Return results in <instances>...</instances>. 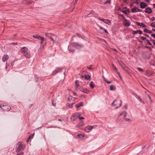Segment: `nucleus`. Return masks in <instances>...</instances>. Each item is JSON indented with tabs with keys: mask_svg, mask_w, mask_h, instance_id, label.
<instances>
[{
	"mask_svg": "<svg viewBox=\"0 0 155 155\" xmlns=\"http://www.w3.org/2000/svg\"><path fill=\"white\" fill-rule=\"evenodd\" d=\"M62 69V68H58L54 70L51 74L52 75L56 74L57 73L61 72Z\"/></svg>",
	"mask_w": 155,
	"mask_h": 155,
	"instance_id": "3",
	"label": "nucleus"
},
{
	"mask_svg": "<svg viewBox=\"0 0 155 155\" xmlns=\"http://www.w3.org/2000/svg\"><path fill=\"white\" fill-rule=\"evenodd\" d=\"M81 114L78 113H75L72 115L76 118L78 117Z\"/></svg>",
	"mask_w": 155,
	"mask_h": 155,
	"instance_id": "19",
	"label": "nucleus"
},
{
	"mask_svg": "<svg viewBox=\"0 0 155 155\" xmlns=\"http://www.w3.org/2000/svg\"><path fill=\"white\" fill-rule=\"evenodd\" d=\"M124 107L126 109H127V105L126 104V105L124 106Z\"/></svg>",
	"mask_w": 155,
	"mask_h": 155,
	"instance_id": "59",
	"label": "nucleus"
},
{
	"mask_svg": "<svg viewBox=\"0 0 155 155\" xmlns=\"http://www.w3.org/2000/svg\"><path fill=\"white\" fill-rule=\"evenodd\" d=\"M112 66L114 67V68H113V69L115 71H117V70H118V69H117V68H116V67H115L114 66V65L113 64L112 65Z\"/></svg>",
	"mask_w": 155,
	"mask_h": 155,
	"instance_id": "36",
	"label": "nucleus"
},
{
	"mask_svg": "<svg viewBox=\"0 0 155 155\" xmlns=\"http://www.w3.org/2000/svg\"><path fill=\"white\" fill-rule=\"evenodd\" d=\"M120 106L118 107H116V109H117V108H119L120 107V106H121L122 102L121 100H120Z\"/></svg>",
	"mask_w": 155,
	"mask_h": 155,
	"instance_id": "42",
	"label": "nucleus"
},
{
	"mask_svg": "<svg viewBox=\"0 0 155 155\" xmlns=\"http://www.w3.org/2000/svg\"><path fill=\"white\" fill-rule=\"evenodd\" d=\"M84 78L85 79L88 80L91 77L88 75L85 74L84 75Z\"/></svg>",
	"mask_w": 155,
	"mask_h": 155,
	"instance_id": "27",
	"label": "nucleus"
},
{
	"mask_svg": "<svg viewBox=\"0 0 155 155\" xmlns=\"http://www.w3.org/2000/svg\"><path fill=\"white\" fill-rule=\"evenodd\" d=\"M43 38V37H41L40 36H38V38H37V39L38 40H41V39L42 38Z\"/></svg>",
	"mask_w": 155,
	"mask_h": 155,
	"instance_id": "50",
	"label": "nucleus"
},
{
	"mask_svg": "<svg viewBox=\"0 0 155 155\" xmlns=\"http://www.w3.org/2000/svg\"><path fill=\"white\" fill-rule=\"evenodd\" d=\"M28 138H29V139H30L32 138L33 137L31 136H30L28 137Z\"/></svg>",
	"mask_w": 155,
	"mask_h": 155,
	"instance_id": "61",
	"label": "nucleus"
},
{
	"mask_svg": "<svg viewBox=\"0 0 155 155\" xmlns=\"http://www.w3.org/2000/svg\"><path fill=\"white\" fill-rule=\"evenodd\" d=\"M9 45H18V43H17V42L12 43L9 44Z\"/></svg>",
	"mask_w": 155,
	"mask_h": 155,
	"instance_id": "43",
	"label": "nucleus"
},
{
	"mask_svg": "<svg viewBox=\"0 0 155 155\" xmlns=\"http://www.w3.org/2000/svg\"><path fill=\"white\" fill-rule=\"evenodd\" d=\"M145 12L146 13L150 14L152 12V11L150 8L148 7L145 9Z\"/></svg>",
	"mask_w": 155,
	"mask_h": 155,
	"instance_id": "11",
	"label": "nucleus"
},
{
	"mask_svg": "<svg viewBox=\"0 0 155 155\" xmlns=\"http://www.w3.org/2000/svg\"><path fill=\"white\" fill-rule=\"evenodd\" d=\"M78 137L79 138H83L84 136L83 134H79L78 135Z\"/></svg>",
	"mask_w": 155,
	"mask_h": 155,
	"instance_id": "28",
	"label": "nucleus"
},
{
	"mask_svg": "<svg viewBox=\"0 0 155 155\" xmlns=\"http://www.w3.org/2000/svg\"><path fill=\"white\" fill-rule=\"evenodd\" d=\"M0 107L4 110L8 111L11 109V107L7 105L1 104L0 105Z\"/></svg>",
	"mask_w": 155,
	"mask_h": 155,
	"instance_id": "1",
	"label": "nucleus"
},
{
	"mask_svg": "<svg viewBox=\"0 0 155 155\" xmlns=\"http://www.w3.org/2000/svg\"><path fill=\"white\" fill-rule=\"evenodd\" d=\"M150 25L153 27L155 28V22H152V23Z\"/></svg>",
	"mask_w": 155,
	"mask_h": 155,
	"instance_id": "37",
	"label": "nucleus"
},
{
	"mask_svg": "<svg viewBox=\"0 0 155 155\" xmlns=\"http://www.w3.org/2000/svg\"><path fill=\"white\" fill-rule=\"evenodd\" d=\"M112 82L111 81H108L107 80H106V83L108 84H110Z\"/></svg>",
	"mask_w": 155,
	"mask_h": 155,
	"instance_id": "60",
	"label": "nucleus"
},
{
	"mask_svg": "<svg viewBox=\"0 0 155 155\" xmlns=\"http://www.w3.org/2000/svg\"><path fill=\"white\" fill-rule=\"evenodd\" d=\"M155 20V17H153L152 18H151V21H153Z\"/></svg>",
	"mask_w": 155,
	"mask_h": 155,
	"instance_id": "57",
	"label": "nucleus"
},
{
	"mask_svg": "<svg viewBox=\"0 0 155 155\" xmlns=\"http://www.w3.org/2000/svg\"><path fill=\"white\" fill-rule=\"evenodd\" d=\"M94 83L93 81L89 83L90 86L92 88H93L94 87Z\"/></svg>",
	"mask_w": 155,
	"mask_h": 155,
	"instance_id": "24",
	"label": "nucleus"
},
{
	"mask_svg": "<svg viewBox=\"0 0 155 155\" xmlns=\"http://www.w3.org/2000/svg\"><path fill=\"white\" fill-rule=\"evenodd\" d=\"M116 90V87L113 85H110V90L111 91H115Z\"/></svg>",
	"mask_w": 155,
	"mask_h": 155,
	"instance_id": "21",
	"label": "nucleus"
},
{
	"mask_svg": "<svg viewBox=\"0 0 155 155\" xmlns=\"http://www.w3.org/2000/svg\"><path fill=\"white\" fill-rule=\"evenodd\" d=\"M24 55V56L26 58H30L31 57V54L29 52H26V53H25Z\"/></svg>",
	"mask_w": 155,
	"mask_h": 155,
	"instance_id": "16",
	"label": "nucleus"
},
{
	"mask_svg": "<svg viewBox=\"0 0 155 155\" xmlns=\"http://www.w3.org/2000/svg\"><path fill=\"white\" fill-rule=\"evenodd\" d=\"M45 35L49 38H50V37H51L52 36H54L55 37H56L55 35L49 33H46L45 34Z\"/></svg>",
	"mask_w": 155,
	"mask_h": 155,
	"instance_id": "18",
	"label": "nucleus"
},
{
	"mask_svg": "<svg viewBox=\"0 0 155 155\" xmlns=\"http://www.w3.org/2000/svg\"><path fill=\"white\" fill-rule=\"evenodd\" d=\"M78 117L79 119V120H81V119H84V118L83 117H81L80 116H79Z\"/></svg>",
	"mask_w": 155,
	"mask_h": 155,
	"instance_id": "48",
	"label": "nucleus"
},
{
	"mask_svg": "<svg viewBox=\"0 0 155 155\" xmlns=\"http://www.w3.org/2000/svg\"><path fill=\"white\" fill-rule=\"evenodd\" d=\"M52 41L54 42V38L53 36L51 37H50V38Z\"/></svg>",
	"mask_w": 155,
	"mask_h": 155,
	"instance_id": "55",
	"label": "nucleus"
},
{
	"mask_svg": "<svg viewBox=\"0 0 155 155\" xmlns=\"http://www.w3.org/2000/svg\"><path fill=\"white\" fill-rule=\"evenodd\" d=\"M146 41H147V42L148 43V44H149L150 45H152L151 43L150 42L149 40H147Z\"/></svg>",
	"mask_w": 155,
	"mask_h": 155,
	"instance_id": "44",
	"label": "nucleus"
},
{
	"mask_svg": "<svg viewBox=\"0 0 155 155\" xmlns=\"http://www.w3.org/2000/svg\"><path fill=\"white\" fill-rule=\"evenodd\" d=\"M143 58L146 60L150 59L151 58L150 55L147 53L143 54Z\"/></svg>",
	"mask_w": 155,
	"mask_h": 155,
	"instance_id": "7",
	"label": "nucleus"
},
{
	"mask_svg": "<svg viewBox=\"0 0 155 155\" xmlns=\"http://www.w3.org/2000/svg\"><path fill=\"white\" fill-rule=\"evenodd\" d=\"M139 34H143L142 31L140 30H139Z\"/></svg>",
	"mask_w": 155,
	"mask_h": 155,
	"instance_id": "54",
	"label": "nucleus"
},
{
	"mask_svg": "<svg viewBox=\"0 0 155 155\" xmlns=\"http://www.w3.org/2000/svg\"><path fill=\"white\" fill-rule=\"evenodd\" d=\"M132 12L133 13H136L137 12H141L142 11L136 7H134L132 9Z\"/></svg>",
	"mask_w": 155,
	"mask_h": 155,
	"instance_id": "8",
	"label": "nucleus"
},
{
	"mask_svg": "<svg viewBox=\"0 0 155 155\" xmlns=\"http://www.w3.org/2000/svg\"><path fill=\"white\" fill-rule=\"evenodd\" d=\"M122 12L124 14H127V12L126 10H123L122 11Z\"/></svg>",
	"mask_w": 155,
	"mask_h": 155,
	"instance_id": "49",
	"label": "nucleus"
},
{
	"mask_svg": "<svg viewBox=\"0 0 155 155\" xmlns=\"http://www.w3.org/2000/svg\"><path fill=\"white\" fill-rule=\"evenodd\" d=\"M79 125L80 126H82L83 125V123L82 122H81L80 123H79Z\"/></svg>",
	"mask_w": 155,
	"mask_h": 155,
	"instance_id": "56",
	"label": "nucleus"
},
{
	"mask_svg": "<svg viewBox=\"0 0 155 155\" xmlns=\"http://www.w3.org/2000/svg\"><path fill=\"white\" fill-rule=\"evenodd\" d=\"M136 24L138 25L143 28H145L147 27V26L144 23H140L138 22H137Z\"/></svg>",
	"mask_w": 155,
	"mask_h": 155,
	"instance_id": "12",
	"label": "nucleus"
},
{
	"mask_svg": "<svg viewBox=\"0 0 155 155\" xmlns=\"http://www.w3.org/2000/svg\"><path fill=\"white\" fill-rule=\"evenodd\" d=\"M24 153L23 152L20 153L18 154H17L16 155H23Z\"/></svg>",
	"mask_w": 155,
	"mask_h": 155,
	"instance_id": "52",
	"label": "nucleus"
},
{
	"mask_svg": "<svg viewBox=\"0 0 155 155\" xmlns=\"http://www.w3.org/2000/svg\"><path fill=\"white\" fill-rule=\"evenodd\" d=\"M144 35L146 36V37H149V35H148L145 34H144Z\"/></svg>",
	"mask_w": 155,
	"mask_h": 155,
	"instance_id": "64",
	"label": "nucleus"
},
{
	"mask_svg": "<svg viewBox=\"0 0 155 155\" xmlns=\"http://www.w3.org/2000/svg\"><path fill=\"white\" fill-rule=\"evenodd\" d=\"M73 46L77 49H79L83 47V45L79 44L78 43H73Z\"/></svg>",
	"mask_w": 155,
	"mask_h": 155,
	"instance_id": "6",
	"label": "nucleus"
},
{
	"mask_svg": "<svg viewBox=\"0 0 155 155\" xmlns=\"http://www.w3.org/2000/svg\"><path fill=\"white\" fill-rule=\"evenodd\" d=\"M110 0H107L106 2L104 3L107 4V3H110Z\"/></svg>",
	"mask_w": 155,
	"mask_h": 155,
	"instance_id": "45",
	"label": "nucleus"
},
{
	"mask_svg": "<svg viewBox=\"0 0 155 155\" xmlns=\"http://www.w3.org/2000/svg\"><path fill=\"white\" fill-rule=\"evenodd\" d=\"M140 38L143 41H145V40L147 41V40L146 37H143V36L141 37Z\"/></svg>",
	"mask_w": 155,
	"mask_h": 155,
	"instance_id": "34",
	"label": "nucleus"
},
{
	"mask_svg": "<svg viewBox=\"0 0 155 155\" xmlns=\"http://www.w3.org/2000/svg\"><path fill=\"white\" fill-rule=\"evenodd\" d=\"M124 114V111L121 112L118 116L119 117H120L121 116H122V115H123Z\"/></svg>",
	"mask_w": 155,
	"mask_h": 155,
	"instance_id": "46",
	"label": "nucleus"
},
{
	"mask_svg": "<svg viewBox=\"0 0 155 155\" xmlns=\"http://www.w3.org/2000/svg\"><path fill=\"white\" fill-rule=\"evenodd\" d=\"M83 105V103L82 102H81L79 103L78 104H76L75 105V107H80L82 106Z\"/></svg>",
	"mask_w": 155,
	"mask_h": 155,
	"instance_id": "22",
	"label": "nucleus"
},
{
	"mask_svg": "<svg viewBox=\"0 0 155 155\" xmlns=\"http://www.w3.org/2000/svg\"><path fill=\"white\" fill-rule=\"evenodd\" d=\"M124 117L125 118L126 117V116H127V112L126 111H124Z\"/></svg>",
	"mask_w": 155,
	"mask_h": 155,
	"instance_id": "47",
	"label": "nucleus"
},
{
	"mask_svg": "<svg viewBox=\"0 0 155 155\" xmlns=\"http://www.w3.org/2000/svg\"><path fill=\"white\" fill-rule=\"evenodd\" d=\"M21 142H18L16 145L15 148V150L16 153H18L21 151Z\"/></svg>",
	"mask_w": 155,
	"mask_h": 155,
	"instance_id": "5",
	"label": "nucleus"
},
{
	"mask_svg": "<svg viewBox=\"0 0 155 155\" xmlns=\"http://www.w3.org/2000/svg\"><path fill=\"white\" fill-rule=\"evenodd\" d=\"M74 36L75 37H77L79 38L81 37V38H82V37H80V35L78 33H76L74 35Z\"/></svg>",
	"mask_w": 155,
	"mask_h": 155,
	"instance_id": "32",
	"label": "nucleus"
},
{
	"mask_svg": "<svg viewBox=\"0 0 155 155\" xmlns=\"http://www.w3.org/2000/svg\"><path fill=\"white\" fill-rule=\"evenodd\" d=\"M124 25L125 26L128 27L130 26V23L129 20L125 19L124 21Z\"/></svg>",
	"mask_w": 155,
	"mask_h": 155,
	"instance_id": "9",
	"label": "nucleus"
},
{
	"mask_svg": "<svg viewBox=\"0 0 155 155\" xmlns=\"http://www.w3.org/2000/svg\"><path fill=\"white\" fill-rule=\"evenodd\" d=\"M80 91H81L82 92L87 93V94H89L90 93V91L87 89L86 88H84L82 87H79L78 88V89Z\"/></svg>",
	"mask_w": 155,
	"mask_h": 155,
	"instance_id": "4",
	"label": "nucleus"
},
{
	"mask_svg": "<svg viewBox=\"0 0 155 155\" xmlns=\"http://www.w3.org/2000/svg\"><path fill=\"white\" fill-rule=\"evenodd\" d=\"M73 98H75V97H73L72 96H69L68 97V100L71 101V100H72Z\"/></svg>",
	"mask_w": 155,
	"mask_h": 155,
	"instance_id": "29",
	"label": "nucleus"
},
{
	"mask_svg": "<svg viewBox=\"0 0 155 155\" xmlns=\"http://www.w3.org/2000/svg\"><path fill=\"white\" fill-rule=\"evenodd\" d=\"M76 119L73 115L71 117V120L72 121H74Z\"/></svg>",
	"mask_w": 155,
	"mask_h": 155,
	"instance_id": "38",
	"label": "nucleus"
},
{
	"mask_svg": "<svg viewBox=\"0 0 155 155\" xmlns=\"http://www.w3.org/2000/svg\"><path fill=\"white\" fill-rule=\"evenodd\" d=\"M99 26V28H100V30L102 29L105 33H107V34H108V32H107V30L106 29H105L104 28H103V27H101V26Z\"/></svg>",
	"mask_w": 155,
	"mask_h": 155,
	"instance_id": "26",
	"label": "nucleus"
},
{
	"mask_svg": "<svg viewBox=\"0 0 155 155\" xmlns=\"http://www.w3.org/2000/svg\"><path fill=\"white\" fill-rule=\"evenodd\" d=\"M97 19L100 20H101L103 22H104V23L108 24V25H111V21L110 20L108 19H101L100 17H98Z\"/></svg>",
	"mask_w": 155,
	"mask_h": 155,
	"instance_id": "2",
	"label": "nucleus"
},
{
	"mask_svg": "<svg viewBox=\"0 0 155 155\" xmlns=\"http://www.w3.org/2000/svg\"><path fill=\"white\" fill-rule=\"evenodd\" d=\"M79 81L78 80H76L75 81V84L76 86V87H75L76 89H78L79 87H80L79 84Z\"/></svg>",
	"mask_w": 155,
	"mask_h": 155,
	"instance_id": "17",
	"label": "nucleus"
},
{
	"mask_svg": "<svg viewBox=\"0 0 155 155\" xmlns=\"http://www.w3.org/2000/svg\"><path fill=\"white\" fill-rule=\"evenodd\" d=\"M38 36H39L37 35H33V37L34 38H36V39L38 38Z\"/></svg>",
	"mask_w": 155,
	"mask_h": 155,
	"instance_id": "33",
	"label": "nucleus"
},
{
	"mask_svg": "<svg viewBox=\"0 0 155 155\" xmlns=\"http://www.w3.org/2000/svg\"><path fill=\"white\" fill-rule=\"evenodd\" d=\"M92 65H89V66H87V68L88 69H89V70H91L92 68H91V66Z\"/></svg>",
	"mask_w": 155,
	"mask_h": 155,
	"instance_id": "53",
	"label": "nucleus"
},
{
	"mask_svg": "<svg viewBox=\"0 0 155 155\" xmlns=\"http://www.w3.org/2000/svg\"><path fill=\"white\" fill-rule=\"evenodd\" d=\"M8 59V56L7 54H4L2 57V60L3 61L5 62Z\"/></svg>",
	"mask_w": 155,
	"mask_h": 155,
	"instance_id": "13",
	"label": "nucleus"
},
{
	"mask_svg": "<svg viewBox=\"0 0 155 155\" xmlns=\"http://www.w3.org/2000/svg\"><path fill=\"white\" fill-rule=\"evenodd\" d=\"M120 16H121V17H122V18L123 19H125V17L124 16V15H123L120 14Z\"/></svg>",
	"mask_w": 155,
	"mask_h": 155,
	"instance_id": "51",
	"label": "nucleus"
},
{
	"mask_svg": "<svg viewBox=\"0 0 155 155\" xmlns=\"http://www.w3.org/2000/svg\"><path fill=\"white\" fill-rule=\"evenodd\" d=\"M139 31V30H137L135 31H133V34L134 35H135L137 33L139 34V31Z\"/></svg>",
	"mask_w": 155,
	"mask_h": 155,
	"instance_id": "30",
	"label": "nucleus"
},
{
	"mask_svg": "<svg viewBox=\"0 0 155 155\" xmlns=\"http://www.w3.org/2000/svg\"><path fill=\"white\" fill-rule=\"evenodd\" d=\"M134 96L137 99H138L139 100V101L140 102H141V103H143V104H144V102L142 100V99L141 98H140L137 95L135 94H134Z\"/></svg>",
	"mask_w": 155,
	"mask_h": 155,
	"instance_id": "20",
	"label": "nucleus"
},
{
	"mask_svg": "<svg viewBox=\"0 0 155 155\" xmlns=\"http://www.w3.org/2000/svg\"><path fill=\"white\" fill-rule=\"evenodd\" d=\"M145 1L149 3L150 2V0H145Z\"/></svg>",
	"mask_w": 155,
	"mask_h": 155,
	"instance_id": "63",
	"label": "nucleus"
},
{
	"mask_svg": "<svg viewBox=\"0 0 155 155\" xmlns=\"http://www.w3.org/2000/svg\"><path fill=\"white\" fill-rule=\"evenodd\" d=\"M152 36L155 38V34H152L151 35Z\"/></svg>",
	"mask_w": 155,
	"mask_h": 155,
	"instance_id": "58",
	"label": "nucleus"
},
{
	"mask_svg": "<svg viewBox=\"0 0 155 155\" xmlns=\"http://www.w3.org/2000/svg\"><path fill=\"white\" fill-rule=\"evenodd\" d=\"M144 31L145 32L148 33L149 34H151L153 32L152 31H150L146 28L144 29Z\"/></svg>",
	"mask_w": 155,
	"mask_h": 155,
	"instance_id": "23",
	"label": "nucleus"
},
{
	"mask_svg": "<svg viewBox=\"0 0 155 155\" xmlns=\"http://www.w3.org/2000/svg\"><path fill=\"white\" fill-rule=\"evenodd\" d=\"M140 5L141 6V8H144L147 6V4L143 2H141Z\"/></svg>",
	"mask_w": 155,
	"mask_h": 155,
	"instance_id": "14",
	"label": "nucleus"
},
{
	"mask_svg": "<svg viewBox=\"0 0 155 155\" xmlns=\"http://www.w3.org/2000/svg\"><path fill=\"white\" fill-rule=\"evenodd\" d=\"M93 128V127L91 126H88L84 128L85 131L87 132H89L90 130H92Z\"/></svg>",
	"mask_w": 155,
	"mask_h": 155,
	"instance_id": "10",
	"label": "nucleus"
},
{
	"mask_svg": "<svg viewBox=\"0 0 155 155\" xmlns=\"http://www.w3.org/2000/svg\"><path fill=\"white\" fill-rule=\"evenodd\" d=\"M44 38H42L41 39V40H40L41 41V45L43 42V41H44Z\"/></svg>",
	"mask_w": 155,
	"mask_h": 155,
	"instance_id": "39",
	"label": "nucleus"
},
{
	"mask_svg": "<svg viewBox=\"0 0 155 155\" xmlns=\"http://www.w3.org/2000/svg\"><path fill=\"white\" fill-rule=\"evenodd\" d=\"M73 104H74V103H72V104L71 105V104H70L68 103V104H67V107H72V105H73Z\"/></svg>",
	"mask_w": 155,
	"mask_h": 155,
	"instance_id": "35",
	"label": "nucleus"
},
{
	"mask_svg": "<svg viewBox=\"0 0 155 155\" xmlns=\"http://www.w3.org/2000/svg\"><path fill=\"white\" fill-rule=\"evenodd\" d=\"M25 146H25V144H21V148H20L21 151L22 150H24L25 147Z\"/></svg>",
	"mask_w": 155,
	"mask_h": 155,
	"instance_id": "25",
	"label": "nucleus"
},
{
	"mask_svg": "<svg viewBox=\"0 0 155 155\" xmlns=\"http://www.w3.org/2000/svg\"><path fill=\"white\" fill-rule=\"evenodd\" d=\"M137 69L140 72H143L144 71L143 70L142 68H137Z\"/></svg>",
	"mask_w": 155,
	"mask_h": 155,
	"instance_id": "31",
	"label": "nucleus"
},
{
	"mask_svg": "<svg viewBox=\"0 0 155 155\" xmlns=\"http://www.w3.org/2000/svg\"><path fill=\"white\" fill-rule=\"evenodd\" d=\"M117 73H118V74L119 75V76H120V78L121 79H122V78H121V75H120V72H117Z\"/></svg>",
	"mask_w": 155,
	"mask_h": 155,
	"instance_id": "62",
	"label": "nucleus"
},
{
	"mask_svg": "<svg viewBox=\"0 0 155 155\" xmlns=\"http://www.w3.org/2000/svg\"><path fill=\"white\" fill-rule=\"evenodd\" d=\"M28 49L26 47H23L21 50V51L22 53L24 54L25 53L28 51Z\"/></svg>",
	"mask_w": 155,
	"mask_h": 155,
	"instance_id": "15",
	"label": "nucleus"
},
{
	"mask_svg": "<svg viewBox=\"0 0 155 155\" xmlns=\"http://www.w3.org/2000/svg\"><path fill=\"white\" fill-rule=\"evenodd\" d=\"M116 101V100H114V101H113V102L111 104V105L113 106H115L116 105V104H114L115 101Z\"/></svg>",
	"mask_w": 155,
	"mask_h": 155,
	"instance_id": "41",
	"label": "nucleus"
},
{
	"mask_svg": "<svg viewBox=\"0 0 155 155\" xmlns=\"http://www.w3.org/2000/svg\"><path fill=\"white\" fill-rule=\"evenodd\" d=\"M124 120H125L126 121H131V120L129 118H125L124 119Z\"/></svg>",
	"mask_w": 155,
	"mask_h": 155,
	"instance_id": "40",
	"label": "nucleus"
}]
</instances>
